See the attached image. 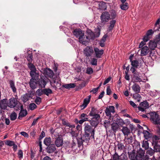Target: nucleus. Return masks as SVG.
<instances>
[{
	"mask_svg": "<svg viewBox=\"0 0 160 160\" xmlns=\"http://www.w3.org/2000/svg\"><path fill=\"white\" fill-rule=\"evenodd\" d=\"M157 45L160 47V36L159 35L157 36L155 39L150 41L149 42V47L152 50H154Z\"/></svg>",
	"mask_w": 160,
	"mask_h": 160,
	"instance_id": "1",
	"label": "nucleus"
},
{
	"mask_svg": "<svg viewBox=\"0 0 160 160\" xmlns=\"http://www.w3.org/2000/svg\"><path fill=\"white\" fill-rule=\"evenodd\" d=\"M133 75L132 76V79L135 82H140L142 81L141 76H140V73L136 71V70L134 68L130 69Z\"/></svg>",
	"mask_w": 160,
	"mask_h": 160,
	"instance_id": "2",
	"label": "nucleus"
},
{
	"mask_svg": "<svg viewBox=\"0 0 160 160\" xmlns=\"http://www.w3.org/2000/svg\"><path fill=\"white\" fill-rule=\"evenodd\" d=\"M88 36H87L89 40L90 41V39L93 40L95 38L99 37L100 33V29L99 28H98V32H95L94 33L91 31H88Z\"/></svg>",
	"mask_w": 160,
	"mask_h": 160,
	"instance_id": "3",
	"label": "nucleus"
},
{
	"mask_svg": "<svg viewBox=\"0 0 160 160\" xmlns=\"http://www.w3.org/2000/svg\"><path fill=\"white\" fill-rule=\"evenodd\" d=\"M84 131L85 133H91V138L94 139V129L92 128L91 126L87 124L84 127Z\"/></svg>",
	"mask_w": 160,
	"mask_h": 160,
	"instance_id": "4",
	"label": "nucleus"
},
{
	"mask_svg": "<svg viewBox=\"0 0 160 160\" xmlns=\"http://www.w3.org/2000/svg\"><path fill=\"white\" fill-rule=\"evenodd\" d=\"M97 117H93L91 120H89L91 125L96 128L98 124L100 118V116L97 115Z\"/></svg>",
	"mask_w": 160,
	"mask_h": 160,
	"instance_id": "5",
	"label": "nucleus"
},
{
	"mask_svg": "<svg viewBox=\"0 0 160 160\" xmlns=\"http://www.w3.org/2000/svg\"><path fill=\"white\" fill-rule=\"evenodd\" d=\"M115 111V108L113 106H109L108 108H106L105 112L106 115L110 119L111 118V112L114 113Z\"/></svg>",
	"mask_w": 160,
	"mask_h": 160,
	"instance_id": "6",
	"label": "nucleus"
},
{
	"mask_svg": "<svg viewBox=\"0 0 160 160\" xmlns=\"http://www.w3.org/2000/svg\"><path fill=\"white\" fill-rule=\"evenodd\" d=\"M150 115V119L155 124H158L159 119V115L155 112H152L149 113Z\"/></svg>",
	"mask_w": 160,
	"mask_h": 160,
	"instance_id": "7",
	"label": "nucleus"
},
{
	"mask_svg": "<svg viewBox=\"0 0 160 160\" xmlns=\"http://www.w3.org/2000/svg\"><path fill=\"white\" fill-rule=\"evenodd\" d=\"M47 146L46 148V152L47 153L49 154L52 153L53 152H55V153H57L56 148L54 144H51Z\"/></svg>",
	"mask_w": 160,
	"mask_h": 160,
	"instance_id": "8",
	"label": "nucleus"
},
{
	"mask_svg": "<svg viewBox=\"0 0 160 160\" xmlns=\"http://www.w3.org/2000/svg\"><path fill=\"white\" fill-rule=\"evenodd\" d=\"M149 107V104L147 101H144L140 103L139 106L138 107V108L139 110L142 112H143L145 110Z\"/></svg>",
	"mask_w": 160,
	"mask_h": 160,
	"instance_id": "9",
	"label": "nucleus"
},
{
	"mask_svg": "<svg viewBox=\"0 0 160 160\" xmlns=\"http://www.w3.org/2000/svg\"><path fill=\"white\" fill-rule=\"evenodd\" d=\"M18 101L17 99L14 98H11L8 101V107L11 108H14L17 104Z\"/></svg>",
	"mask_w": 160,
	"mask_h": 160,
	"instance_id": "10",
	"label": "nucleus"
},
{
	"mask_svg": "<svg viewBox=\"0 0 160 160\" xmlns=\"http://www.w3.org/2000/svg\"><path fill=\"white\" fill-rule=\"evenodd\" d=\"M88 115L85 113H82L79 117V118L81 119V120L78 121V122L81 124L85 122L89 121V119L88 118Z\"/></svg>",
	"mask_w": 160,
	"mask_h": 160,
	"instance_id": "11",
	"label": "nucleus"
},
{
	"mask_svg": "<svg viewBox=\"0 0 160 160\" xmlns=\"http://www.w3.org/2000/svg\"><path fill=\"white\" fill-rule=\"evenodd\" d=\"M73 35L77 38H81L82 36H83L84 32L79 28H77L74 30L73 32Z\"/></svg>",
	"mask_w": 160,
	"mask_h": 160,
	"instance_id": "12",
	"label": "nucleus"
},
{
	"mask_svg": "<svg viewBox=\"0 0 160 160\" xmlns=\"http://www.w3.org/2000/svg\"><path fill=\"white\" fill-rule=\"evenodd\" d=\"M84 54L87 57L91 56L93 52L92 48V47H87L84 50Z\"/></svg>",
	"mask_w": 160,
	"mask_h": 160,
	"instance_id": "13",
	"label": "nucleus"
},
{
	"mask_svg": "<svg viewBox=\"0 0 160 160\" xmlns=\"http://www.w3.org/2000/svg\"><path fill=\"white\" fill-rule=\"evenodd\" d=\"M8 106V100L7 98L3 99L0 101V107L2 109H5Z\"/></svg>",
	"mask_w": 160,
	"mask_h": 160,
	"instance_id": "14",
	"label": "nucleus"
},
{
	"mask_svg": "<svg viewBox=\"0 0 160 160\" xmlns=\"http://www.w3.org/2000/svg\"><path fill=\"white\" fill-rule=\"evenodd\" d=\"M99 112L97 108H95L94 107H92L89 115L91 117H97V115L100 116L98 114Z\"/></svg>",
	"mask_w": 160,
	"mask_h": 160,
	"instance_id": "15",
	"label": "nucleus"
},
{
	"mask_svg": "<svg viewBox=\"0 0 160 160\" xmlns=\"http://www.w3.org/2000/svg\"><path fill=\"white\" fill-rule=\"evenodd\" d=\"M94 51L95 53L96 57L98 58H101L104 52L103 50L101 49L100 50L97 48H94Z\"/></svg>",
	"mask_w": 160,
	"mask_h": 160,
	"instance_id": "16",
	"label": "nucleus"
},
{
	"mask_svg": "<svg viewBox=\"0 0 160 160\" xmlns=\"http://www.w3.org/2000/svg\"><path fill=\"white\" fill-rule=\"evenodd\" d=\"M37 83L36 79L31 78L29 82V85L30 88L32 89H34L37 87Z\"/></svg>",
	"mask_w": 160,
	"mask_h": 160,
	"instance_id": "17",
	"label": "nucleus"
},
{
	"mask_svg": "<svg viewBox=\"0 0 160 160\" xmlns=\"http://www.w3.org/2000/svg\"><path fill=\"white\" fill-rule=\"evenodd\" d=\"M101 20H109L110 19V14L108 12H103L101 16Z\"/></svg>",
	"mask_w": 160,
	"mask_h": 160,
	"instance_id": "18",
	"label": "nucleus"
},
{
	"mask_svg": "<svg viewBox=\"0 0 160 160\" xmlns=\"http://www.w3.org/2000/svg\"><path fill=\"white\" fill-rule=\"evenodd\" d=\"M37 82L39 86L41 88H44L47 84L46 81L42 78L38 80Z\"/></svg>",
	"mask_w": 160,
	"mask_h": 160,
	"instance_id": "19",
	"label": "nucleus"
},
{
	"mask_svg": "<svg viewBox=\"0 0 160 160\" xmlns=\"http://www.w3.org/2000/svg\"><path fill=\"white\" fill-rule=\"evenodd\" d=\"M87 36H85L84 34L83 36H82L81 38H79V42L80 43L83 44H85L87 42L89 41V39L88 38Z\"/></svg>",
	"mask_w": 160,
	"mask_h": 160,
	"instance_id": "20",
	"label": "nucleus"
},
{
	"mask_svg": "<svg viewBox=\"0 0 160 160\" xmlns=\"http://www.w3.org/2000/svg\"><path fill=\"white\" fill-rule=\"evenodd\" d=\"M44 72L45 75L50 78L52 77L54 75L53 71L49 68H46Z\"/></svg>",
	"mask_w": 160,
	"mask_h": 160,
	"instance_id": "21",
	"label": "nucleus"
},
{
	"mask_svg": "<svg viewBox=\"0 0 160 160\" xmlns=\"http://www.w3.org/2000/svg\"><path fill=\"white\" fill-rule=\"evenodd\" d=\"M141 54L142 56H145L149 52V48L147 46L143 47L140 49Z\"/></svg>",
	"mask_w": 160,
	"mask_h": 160,
	"instance_id": "22",
	"label": "nucleus"
},
{
	"mask_svg": "<svg viewBox=\"0 0 160 160\" xmlns=\"http://www.w3.org/2000/svg\"><path fill=\"white\" fill-rule=\"evenodd\" d=\"M81 138L83 139L84 143H85L86 145H87L91 137L90 136V133H85V134Z\"/></svg>",
	"mask_w": 160,
	"mask_h": 160,
	"instance_id": "23",
	"label": "nucleus"
},
{
	"mask_svg": "<svg viewBox=\"0 0 160 160\" xmlns=\"http://www.w3.org/2000/svg\"><path fill=\"white\" fill-rule=\"evenodd\" d=\"M56 146L58 147H60L62 145L63 140L60 137H58L55 141Z\"/></svg>",
	"mask_w": 160,
	"mask_h": 160,
	"instance_id": "24",
	"label": "nucleus"
},
{
	"mask_svg": "<svg viewBox=\"0 0 160 160\" xmlns=\"http://www.w3.org/2000/svg\"><path fill=\"white\" fill-rule=\"evenodd\" d=\"M132 88L135 93H139L140 92L141 88L138 84L136 83L134 84L132 87Z\"/></svg>",
	"mask_w": 160,
	"mask_h": 160,
	"instance_id": "25",
	"label": "nucleus"
},
{
	"mask_svg": "<svg viewBox=\"0 0 160 160\" xmlns=\"http://www.w3.org/2000/svg\"><path fill=\"white\" fill-rule=\"evenodd\" d=\"M9 83L10 87L12 89V92L14 93L16 92L17 89L15 87L14 82L12 80H10L9 81Z\"/></svg>",
	"mask_w": 160,
	"mask_h": 160,
	"instance_id": "26",
	"label": "nucleus"
},
{
	"mask_svg": "<svg viewBox=\"0 0 160 160\" xmlns=\"http://www.w3.org/2000/svg\"><path fill=\"white\" fill-rule=\"evenodd\" d=\"M98 8L100 10H105L107 9L106 3L103 2H101L98 4Z\"/></svg>",
	"mask_w": 160,
	"mask_h": 160,
	"instance_id": "27",
	"label": "nucleus"
},
{
	"mask_svg": "<svg viewBox=\"0 0 160 160\" xmlns=\"http://www.w3.org/2000/svg\"><path fill=\"white\" fill-rule=\"evenodd\" d=\"M131 64L132 67L130 69L134 68L136 70V69L138 68L139 66V62L137 60H133L131 62Z\"/></svg>",
	"mask_w": 160,
	"mask_h": 160,
	"instance_id": "28",
	"label": "nucleus"
},
{
	"mask_svg": "<svg viewBox=\"0 0 160 160\" xmlns=\"http://www.w3.org/2000/svg\"><path fill=\"white\" fill-rule=\"evenodd\" d=\"M89 99L86 98L84 99L83 103L80 106L81 109L83 110L87 107L88 105L90 102Z\"/></svg>",
	"mask_w": 160,
	"mask_h": 160,
	"instance_id": "29",
	"label": "nucleus"
},
{
	"mask_svg": "<svg viewBox=\"0 0 160 160\" xmlns=\"http://www.w3.org/2000/svg\"><path fill=\"white\" fill-rule=\"evenodd\" d=\"M37 70H33L32 71H30V75L32 78H33V79H37L38 78L39 74L37 73L36 72Z\"/></svg>",
	"mask_w": 160,
	"mask_h": 160,
	"instance_id": "30",
	"label": "nucleus"
},
{
	"mask_svg": "<svg viewBox=\"0 0 160 160\" xmlns=\"http://www.w3.org/2000/svg\"><path fill=\"white\" fill-rule=\"evenodd\" d=\"M28 114V112L26 110H22L20 111L18 117V119H21L22 117H25Z\"/></svg>",
	"mask_w": 160,
	"mask_h": 160,
	"instance_id": "31",
	"label": "nucleus"
},
{
	"mask_svg": "<svg viewBox=\"0 0 160 160\" xmlns=\"http://www.w3.org/2000/svg\"><path fill=\"white\" fill-rule=\"evenodd\" d=\"M122 130L125 135H128L131 132L130 130L127 127H123Z\"/></svg>",
	"mask_w": 160,
	"mask_h": 160,
	"instance_id": "32",
	"label": "nucleus"
},
{
	"mask_svg": "<svg viewBox=\"0 0 160 160\" xmlns=\"http://www.w3.org/2000/svg\"><path fill=\"white\" fill-rule=\"evenodd\" d=\"M139 93H135L133 95V98L138 102H139L140 101L142 97Z\"/></svg>",
	"mask_w": 160,
	"mask_h": 160,
	"instance_id": "33",
	"label": "nucleus"
},
{
	"mask_svg": "<svg viewBox=\"0 0 160 160\" xmlns=\"http://www.w3.org/2000/svg\"><path fill=\"white\" fill-rule=\"evenodd\" d=\"M50 83L51 86L55 88H57V86L59 84L60 85L58 81H56L54 78H53L50 81Z\"/></svg>",
	"mask_w": 160,
	"mask_h": 160,
	"instance_id": "34",
	"label": "nucleus"
},
{
	"mask_svg": "<svg viewBox=\"0 0 160 160\" xmlns=\"http://www.w3.org/2000/svg\"><path fill=\"white\" fill-rule=\"evenodd\" d=\"M117 16V12L115 10H112L110 12V19H113L116 18Z\"/></svg>",
	"mask_w": 160,
	"mask_h": 160,
	"instance_id": "35",
	"label": "nucleus"
},
{
	"mask_svg": "<svg viewBox=\"0 0 160 160\" xmlns=\"http://www.w3.org/2000/svg\"><path fill=\"white\" fill-rule=\"evenodd\" d=\"M30 97V95L29 94L26 93L22 97L21 99L22 101L25 102L28 101Z\"/></svg>",
	"mask_w": 160,
	"mask_h": 160,
	"instance_id": "36",
	"label": "nucleus"
},
{
	"mask_svg": "<svg viewBox=\"0 0 160 160\" xmlns=\"http://www.w3.org/2000/svg\"><path fill=\"white\" fill-rule=\"evenodd\" d=\"M76 140L77 142V143L79 147H80L81 145L86 146V145L85 143H84L83 139H82L81 137L80 138H78Z\"/></svg>",
	"mask_w": 160,
	"mask_h": 160,
	"instance_id": "37",
	"label": "nucleus"
},
{
	"mask_svg": "<svg viewBox=\"0 0 160 160\" xmlns=\"http://www.w3.org/2000/svg\"><path fill=\"white\" fill-rule=\"evenodd\" d=\"M44 94L48 96L49 94L53 93L52 90L49 88H46L43 89Z\"/></svg>",
	"mask_w": 160,
	"mask_h": 160,
	"instance_id": "38",
	"label": "nucleus"
},
{
	"mask_svg": "<svg viewBox=\"0 0 160 160\" xmlns=\"http://www.w3.org/2000/svg\"><path fill=\"white\" fill-rule=\"evenodd\" d=\"M76 87L75 83H70L69 84H65L62 86V87L67 89L73 88Z\"/></svg>",
	"mask_w": 160,
	"mask_h": 160,
	"instance_id": "39",
	"label": "nucleus"
},
{
	"mask_svg": "<svg viewBox=\"0 0 160 160\" xmlns=\"http://www.w3.org/2000/svg\"><path fill=\"white\" fill-rule=\"evenodd\" d=\"M144 137L146 139H148L152 137L151 134L148 131L146 130H144L143 132Z\"/></svg>",
	"mask_w": 160,
	"mask_h": 160,
	"instance_id": "40",
	"label": "nucleus"
},
{
	"mask_svg": "<svg viewBox=\"0 0 160 160\" xmlns=\"http://www.w3.org/2000/svg\"><path fill=\"white\" fill-rule=\"evenodd\" d=\"M116 23V21H111L110 22V25L108 27V28L107 30L108 32L111 31L114 27V25Z\"/></svg>",
	"mask_w": 160,
	"mask_h": 160,
	"instance_id": "41",
	"label": "nucleus"
},
{
	"mask_svg": "<svg viewBox=\"0 0 160 160\" xmlns=\"http://www.w3.org/2000/svg\"><path fill=\"white\" fill-rule=\"evenodd\" d=\"M136 155V153L133 151L128 153V157L130 159V160H135Z\"/></svg>",
	"mask_w": 160,
	"mask_h": 160,
	"instance_id": "42",
	"label": "nucleus"
},
{
	"mask_svg": "<svg viewBox=\"0 0 160 160\" xmlns=\"http://www.w3.org/2000/svg\"><path fill=\"white\" fill-rule=\"evenodd\" d=\"M44 144L47 146L51 145V138L50 137L45 138L44 140Z\"/></svg>",
	"mask_w": 160,
	"mask_h": 160,
	"instance_id": "43",
	"label": "nucleus"
},
{
	"mask_svg": "<svg viewBox=\"0 0 160 160\" xmlns=\"http://www.w3.org/2000/svg\"><path fill=\"white\" fill-rule=\"evenodd\" d=\"M142 147L145 149H148L149 148V143L147 141L143 140L142 142Z\"/></svg>",
	"mask_w": 160,
	"mask_h": 160,
	"instance_id": "44",
	"label": "nucleus"
},
{
	"mask_svg": "<svg viewBox=\"0 0 160 160\" xmlns=\"http://www.w3.org/2000/svg\"><path fill=\"white\" fill-rule=\"evenodd\" d=\"M71 131L70 132V134L72 136V138L73 139H76L77 138L78 136V133L76 132L71 130Z\"/></svg>",
	"mask_w": 160,
	"mask_h": 160,
	"instance_id": "45",
	"label": "nucleus"
},
{
	"mask_svg": "<svg viewBox=\"0 0 160 160\" xmlns=\"http://www.w3.org/2000/svg\"><path fill=\"white\" fill-rule=\"evenodd\" d=\"M26 58L27 60L29 62V63L32 62V53H27L26 54Z\"/></svg>",
	"mask_w": 160,
	"mask_h": 160,
	"instance_id": "46",
	"label": "nucleus"
},
{
	"mask_svg": "<svg viewBox=\"0 0 160 160\" xmlns=\"http://www.w3.org/2000/svg\"><path fill=\"white\" fill-rule=\"evenodd\" d=\"M120 8L124 10H127L129 8L128 4L127 2L122 3L120 5Z\"/></svg>",
	"mask_w": 160,
	"mask_h": 160,
	"instance_id": "47",
	"label": "nucleus"
},
{
	"mask_svg": "<svg viewBox=\"0 0 160 160\" xmlns=\"http://www.w3.org/2000/svg\"><path fill=\"white\" fill-rule=\"evenodd\" d=\"M143 156L144 154L143 153H138L136 154L135 160H142Z\"/></svg>",
	"mask_w": 160,
	"mask_h": 160,
	"instance_id": "48",
	"label": "nucleus"
},
{
	"mask_svg": "<svg viewBox=\"0 0 160 160\" xmlns=\"http://www.w3.org/2000/svg\"><path fill=\"white\" fill-rule=\"evenodd\" d=\"M116 123L120 126H122L125 124L124 121L123 119L121 118H117L116 121Z\"/></svg>",
	"mask_w": 160,
	"mask_h": 160,
	"instance_id": "49",
	"label": "nucleus"
},
{
	"mask_svg": "<svg viewBox=\"0 0 160 160\" xmlns=\"http://www.w3.org/2000/svg\"><path fill=\"white\" fill-rule=\"evenodd\" d=\"M108 160H120L119 156L116 152H115L112 157L111 159Z\"/></svg>",
	"mask_w": 160,
	"mask_h": 160,
	"instance_id": "50",
	"label": "nucleus"
},
{
	"mask_svg": "<svg viewBox=\"0 0 160 160\" xmlns=\"http://www.w3.org/2000/svg\"><path fill=\"white\" fill-rule=\"evenodd\" d=\"M37 106L34 103H32L29 104L28 109L33 110L37 108Z\"/></svg>",
	"mask_w": 160,
	"mask_h": 160,
	"instance_id": "51",
	"label": "nucleus"
},
{
	"mask_svg": "<svg viewBox=\"0 0 160 160\" xmlns=\"http://www.w3.org/2000/svg\"><path fill=\"white\" fill-rule=\"evenodd\" d=\"M28 68L30 69L31 71L33 70H37L35 66L32 63V62L28 63Z\"/></svg>",
	"mask_w": 160,
	"mask_h": 160,
	"instance_id": "52",
	"label": "nucleus"
},
{
	"mask_svg": "<svg viewBox=\"0 0 160 160\" xmlns=\"http://www.w3.org/2000/svg\"><path fill=\"white\" fill-rule=\"evenodd\" d=\"M97 62L98 60L97 59L92 58L91 59L90 63L92 65L97 66Z\"/></svg>",
	"mask_w": 160,
	"mask_h": 160,
	"instance_id": "53",
	"label": "nucleus"
},
{
	"mask_svg": "<svg viewBox=\"0 0 160 160\" xmlns=\"http://www.w3.org/2000/svg\"><path fill=\"white\" fill-rule=\"evenodd\" d=\"M10 119L12 121L15 120L17 118V114L14 112L12 113L10 115Z\"/></svg>",
	"mask_w": 160,
	"mask_h": 160,
	"instance_id": "54",
	"label": "nucleus"
},
{
	"mask_svg": "<svg viewBox=\"0 0 160 160\" xmlns=\"http://www.w3.org/2000/svg\"><path fill=\"white\" fill-rule=\"evenodd\" d=\"M62 124L64 125H65L66 126L68 127L69 128H74L75 126L74 125H71L68 122L66 121H63Z\"/></svg>",
	"mask_w": 160,
	"mask_h": 160,
	"instance_id": "55",
	"label": "nucleus"
},
{
	"mask_svg": "<svg viewBox=\"0 0 160 160\" xmlns=\"http://www.w3.org/2000/svg\"><path fill=\"white\" fill-rule=\"evenodd\" d=\"M37 95L39 96H41L42 94H44L43 89H38L36 92Z\"/></svg>",
	"mask_w": 160,
	"mask_h": 160,
	"instance_id": "56",
	"label": "nucleus"
},
{
	"mask_svg": "<svg viewBox=\"0 0 160 160\" xmlns=\"http://www.w3.org/2000/svg\"><path fill=\"white\" fill-rule=\"evenodd\" d=\"M119 158L120 160H128V159L127 155L123 153L119 156Z\"/></svg>",
	"mask_w": 160,
	"mask_h": 160,
	"instance_id": "57",
	"label": "nucleus"
},
{
	"mask_svg": "<svg viewBox=\"0 0 160 160\" xmlns=\"http://www.w3.org/2000/svg\"><path fill=\"white\" fill-rule=\"evenodd\" d=\"M118 148L120 150H122L124 149L125 148V146L124 144L122 143H119L117 145Z\"/></svg>",
	"mask_w": 160,
	"mask_h": 160,
	"instance_id": "58",
	"label": "nucleus"
},
{
	"mask_svg": "<svg viewBox=\"0 0 160 160\" xmlns=\"http://www.w3.org/2000/svg\"><path fill=\"white\" fill-rule=\"evenodd\" d=\"M148 150L147 151V153L150 156H152L154 153V150L151 148H148Z\"/></svg>",
	"mask_w": 160,
	"mask_h": 160,
	"instance_id": "59",
	"label": "nucleus"
},
{
	"mask_svg": "<svg viewBox=\"0 0 160 160\" xmlns=\"http://www.w3.org/2000/svg\"><path fill=\"white\" fill-rule=\"evenodd\" d=\"M42 98L40 97H37L35 99V102L38 105L40 104L41 102Z\"/></svg>",
	"mask_w": 160,
	"mask_h": 160,
	"instance_id": "60",
	"label": "nucleus"
},
{
	"mask_svg": "<svg viewBox=\"0 0 160 160\" xmlns=\"http://www.w3.org/2000/svg\"><path fill=\"white\" fill-rule=\"evenodd\" d=\"M14 144V142L13 141L8 140L6 141V142L5 143V144L8 146H12Z\"/></svg>",
	"mask_w": 160,
	"mask_h": 160,
	"instance_id": "61",
	"label": "nucleus"
},
{
	"mask_svg": "<svg viewBox=\"0 0 160 160\" xmlns=\"http://www.w3.org/2000/svg\"><path fill=\"white\" fill-rule=\"evenodd\" d=\"M118 128V125L116 123L113 124L112 125V129L114 131L116 130Z\"/></svg>",
	"mask_w": 160,
	"mask_h": 160,
	"instance_id": "62",
	"label": "nucleus"
},
{
	"mask_svg": "<svg viewBox=\"0 0 160 160\" xmlns=\"http://www.w3.org/2000/svg\"><path fill=\"white\" fill-rule=\"evenodd\" d=\"M41 118V117H39L37 118L34 119L32 124L31 126H33L35 125L38 122V120L40 119Z\"/></svg>",
	"mask_w": 160,
	"mask_h": 160,
	"instance_id": "63",
	"label": "nucleus"
},
{
	"mask_svg": "<svg viewBox=\"0 0 160 160\" xmlns=\"http://www.w3.org/2000/svg\"><path fill=\"white\" fill-rule=\"evenodd\" d=\"M87 73L89 74H91L93 73L92 69L91 68H88L87 69Z\"/></svg>",
	"mask_w": 160,
	"mask_h": 160,
	"instance_id": "64",
	"label": "nucleus"
}]
</instances>
